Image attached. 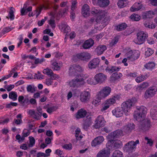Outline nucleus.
Here are the masks:
<instances>
[{
  "label": "nucleus",
  "mask_w": 157,
  "mask_h": 157,
  "mask_svg": "<svg viewBox=\"0 0 157 157\" xmlns=\"http://www.w3.org/2000/svg\"><path fill=\"white\" fill-rule=\"evenodd\" d=\"M29 147H32L35 144V140L34 138L33 137H29Z\"/></svg>",
  "instance_id": "45"
},
{
  "label": "nucleus",
  "mask_w": 157,
  "mask_h": 157,
  "mask_svg": "<svg viewBox=\"0 0 157 157\" xmlns=\"http://www.w3.org/2000/svg\"><path fill=\"white\" fill-rule=\"evenodd\" d=\"M142 121L139 126L140 129L144 131L148 130L151 126L150 121L147 119L142 120Z\"/></svg>",
  "instance_id": "11"
},
{
  "label": "nucleus",
  "mask_w": 157,
  "mask_h": 157,
  "mask_svg": "<svg viewBox=\"0 0 157 157\" xmlns=\"http://www.w3.org/2000/svg\"><path fill=\"white\" fill-rule=\"evenodd\" d=\"M122 76V75L120 73H113L110 77V81L114 82L120 78Z\"/></svg>",
  "instance_id": "25"
},
{
  "label": "nucleus",
  "mask_w": 157,
  "mask_h": 157,
  "mask_svg": "<svg viewBox=\"0 0 157 157\" xmlns=\"http://www.w3.org/2000/svg\"><path fill=\"white\" fill-rule=\"evenodd\" d=\"M57 109L56 107L55 106H52L48 108L46 110L47 112L50 114L54 112Z\"/></svg>",
  "instance_id": "46"
},
{
  "label": "nucleus",
  "mask_w": 157,
  "mask_h": 157,
  "mask_svg": "<svg viewBox=\"0 0 157 157\" xmlns=\"http://www.w3.org/2000/svg\"><path fill=\"white\" fill-rule=\"evenodd\" d=\"M17 95L15 92L12 91L9 94V97L13 101H15L17 99Z\"/></svg>",
  "instance_id": "38"
},
{
  "label": "nucleus",
  "mask_w": 157,
  "mask_h": 157,
  "mask_svg": "<svg viewBox=\"0 0 157 157\" xmlns=\"http://www.w3.org/2000/svg\"><path fill=\"white\" fill-rule=\"evenodd\" d=\"M144 26L147 28L153 29L155 28L156 26L154 24H151L148 21H146L144 23Z\"/></svg>",
  "instance_id": "37"
},
{
  "label": "nucleus",
  "mask_w": 157,
  "mask_h": 157,
  "mask_svg": "<svg viewBox=\"0 0 157 157\" xmlns=\"http://www.w3.org/2000/svg\"><path fill=\"white\" fill-rule=\"evenodd\" d=\"M37 154L38 156L41 157H48V156L50 155L49 154H46L44 153L43 152H38Z\"/></svg>",
  "instance_id": "64"
},
{
  "label": "nucleus",
  "mask_w": 157,
  "mask_h": 157,
  "mask_svg": "<svg viewBox=\"0 0 157 157\" xmlns=\"http://www.w3.org/2000/svg\"><path fill=\"white\" fill-rule=\"evenodd\" d=\"M76 56L78 59L83 61H88L91 57L90 54L88 52H82L76 54Z\"/></svg>",
  "instance_id": "13"
},
{
  "label": "nucleus",
  "mask_w": 157,
  "mask_h": 157,
  "mask_svg": "<svg viewBox=\"0 0 157 157\" xmlns=\"http://www.w3.org/2000/svg\"><path fill=\"white\" fill-rule=\"evenodd\" d=\"M136 36L137 38L134 39V42L138 44H141L144 43L148 36L147 33L143 31L139 32Z\"/></svg>",
  "instance_id": "7"
},
{
  "label": "nucleus",
  "mask_w": 157,
  "mask_h": 157,
  "mask_svg": "<svg viewBox=\"0 0 157 157\" xmlns=\"http://www.w3.org/2000/svg\"><path fill=\"white\" fill-rule=\"evenodd\" d=\"M50 77V78L52 80L56 79L57 78H58L59 77L58 75L54 74L53 72H52V74H51Z\"/></svg>",
  "instance_id": "59"
},
{
  "label": "nucleus",
  "mask_w": 157,
  "mask_h": 157,
  "mask_svg": "<svg viewBox=\"0 0 157 157\" xmlns=\"http://www.w3.org/2000/svg\"><path fill=\"white\" fill-rule=\"evenodd\" d=\"M26 4H24L23 8L21 10V15L22 16L25 15V13H26L28 12L32 11V6H29L27 8Z\"/></svg>",
  "instance_id": "35"
},
{
  "label": "nucleus",
  "mask_w": 157,
  "mask_h": 157,
  "mask_svg": "<svg viewBox=\"0 0 157 157\" xmlns=\"http://www.w3.org/2000/svg\"><path fill=\"white\" fill-rule=\"evenodd\" d=\"M153 53V50L151 48H147L145 52V55L147 56H151Z\"/></svg>",
  "instance_id": "51"
},
{
  "label": "nucleus",
  "mask_w": 157,
  "mask_h": 157,
  "mask_svg": "<svg viewBox=\"0 0 157 157\" xmlns=\"http://www.w3.org/2000/svg\"><path fill=\"white\" fill-rule=\"evenodd\" d=\"M44 61V58H42L41 59H39V58L36 59L35 60V64H37L38 63H40L43 62Z\"/></svg>",
  "instance_id": "63"
},
{
  "label": "nucleus",
  "mask_w": 157,
  "mask_h": 157,
  "mask_svg": "<svg viewBox=\"0 0 157 157\" xmlns=\"http://www.w3.org/2000/svg\"><path fill=\"white\" fill-rule=\"evenodd\" d=\"M123 132L121 130H117L111 133L108 136L111 139L116 138L122 135Z\"/></svg>",
  "instance_id": "19"
},
{
  "label": "nucleus",
  "mask_w": 157,
  "mask_h": 157,
  "mask_svg": "<svg viewBox=\"0 0 157 157\" xmlns=\"http://www.w3.org/2000/svg\"><path fill=\"white\" fill-rule=\"evenodd\" d=\"M119 96L118 95L114 96L112 98L106 100L105 102V104L110 106L113 105L116 102V100H118L119 99Z\"/></svg>",
  "instance_id": "21"
},
{
  "label": "nucleus",
  "mask_w": 157,
  "mask_h": 157,
  "mask_svg": "<svg viewBox=\"0 0 157 157\" xmlns=\"http://www.w3.org/2000/svg\"><path fill=\"white\" fill-rule=\"evenodd\" d=\"M94 44V41L92 39H89L85 41L82 47L84 49H87L92 46Z\"/></svg>",
  "instance_id": "24"
},
{
  "label": "nucleus",
  "mask_w": 157,
  "mask_h": 157,
  "mask_svg": "<svg viewBox=\"0 0 157 157\" xmlns=\"http://www.w3.org/2000/svg\"><path fill=\"white\" fill-rule=\"evenodd\" d=\"M154 15V13L152 11H149L144 13L142 16L143 19H145L148 18H151Z\"/></svg>",
  "instance_id": "34"
},
{
  "label": "nucleus",
  "mask_w": 157,
  "mask_h": 157,
  "mask_svg": "<svg viewBox=\"0 0 157 157\" xmlns=\"http://www.w3.org/2000/svg\"><path fill=\"white\" fill-rule=\"evenodd\" d=\"M127 27V25L125 23L121 24L116 26V30L118 31H121L124 30Z\"/></svg>",
  "instance_id": "36"
},
{
  "label": "nucleus",
  "mask_w": 157,
  "mask_h": 157,
  "mask_svg": "<svg viewBox=\"0 0 157 157\" xmlns=\"http://www.w3.org/2000/svg\"><path fill=\"white\" fill-rule=\"evenodd\" d=\"M47 17H45L44 19H42L40 21H39L38 22V26H40L43 25L45 21L47 19Z\"/></svg>",
  "instance_id": "57"
},
{
  "label": "nucleus",
  "mask_w": 157,
  "mask_h": 157,
  "mask_svg": "<svg viewBox=\"0 0 157 157\" xmlns=\"http://www.w3.org/2000/svg\"><path fill=\"white\" fill-rule=\"evenodd\" d=\"M109 0H98V4L101 7H105L108 6L109 4Z\"/></svg>",
  "instance_id": "33"
},
{
  "label": "nucleus",
  "mask_w": 157,
  "mask_h": 157,
  "mask_svg": "<svg viewBox=\"0 0 157 157\" xmlns=\"http://www.w3.org/2000/svg\"><path fill=\"white\" fill-rule=\"evenodd\" d=\"M107 48L104 45H100L98 46L95 49V51L98 55L102 54L104 51L106 50Z\"/></svg>",
  "instance_id": "29"
},
{
  "label": "nucleus",
  "mask_w": 157,
  "mask_h": 157,
  "mask_svg": "<svg viewBox=\"0 0 157 157\" xmlns=\"http://www.w3.org/2000/svg\"><path fill=\"white\" fill-rule=\"evenodd\" d=\"M145 139L147 141V144H148L149 146H151L153 144V141L151 139H149L147 137H145Z\"/></svg>",
  "instance_id": "60"
},
{
  "label": "nucleus",
  "mask_w": 157,
  "mask_h": 157,
  "mask_svg": "<svg viewBox=\"0 0 157 157\" xmlns=\"http://www.w3.org/2000/svg\"><path fill=\"white\" fill-rule=\"evenodd\" d=\"M98 97L97 98H96L95 99L93 100L92 101V104L94 105H96L97 104H98L100 102V100L101 99H103L102 98H100L99 97V95H98Z\"/></svg>",
  "instance_id": "50"
},
{
  "label": "nucleus",
  "mask_w": 157,
  "mask_h": 157,
  "mask_svg": "<svg viewBox=\"0 0 157 157\" xmlns=\"http://www.w3.org/2000/svg\"><path fill=\"white\" fill-rule=\"evenodd\" d=\"M150 115L152 119L157 120V107H154L151 110Z\"/></svg>",
  "instance_id": "31"
},
{
  "label": "nucleus",
  "mask_w": 157,
  "mask_h": 157,
  "mask_svg": "<svg viewBox=\"0 0 157 157\" xmlns=\"http://www.w3.org/2000/svg\"><path fill=\"white\" fill-rule=\"evenodd\" d=\"M118 41V38L117 37H115L113 39L110 43V44L112 46L116 44Z\"/></svg>",
  "instance_id": "55"
},
{
  "label": "nucleus",
  "mask_w": 157,
  "mask_h": 157,
  "mask_svg": "<svg viewBox=\"0 0 157 157\" xmlns=\"http://www.w3.org/2000/svg\"><path fill=\"white\" fill-rule=\"evenodd\" d=\"M92 123L91 117L90 116H87L83 124V128L85 130H86L92 124Z\"/></svg>",
  "instance_id": "23"
},
{
  "label": "nucleus",
  "mask_w": 157,
  "mask_h": 157,
  "mask_svg": "<svg viewBox=\"0 0 157 157\" xmlns=\"http://www.w3.org/2000/svg\"><path fill=\"white\" fill-rule=\"evenodd\" d=\"M107 78V76L102 73L96 74L94 76V80L91 79L90 83L95 85L98 83H101L104 82Z\"/></svg>",
  "instance_id": "5"
},
{
  "label": "nucleus",
  "mask_w": 157,
  "mask_h": 157,
  "mask_svg": "<svg viewBox=\"0 0 157 157\" xmlns=\"http://www.w3.org/2000/svg\"><path fill=\"white\" fill-rule=\"evenodd\" d=\"M49 24L52 28L54 29L56 27V24L55 20L53 19H50L49 21Z\"/></svg>",
  "instance_id": "56"
},
{
  "label": "nucleus",
  "mask_w": 157,
  "mask_h": 157,
  "mask_svg": "<svg viewBox=\"0 0 157 157\" xmlns=\"http://www.w3.org/2000/svg\"><path fill=\"white\" fill-rule=\"evenodd\" d=\"M123 155L122 153L118 150L115 151L111 156V157H123Z\"/></svg>",
  "instance_id": "39"
},
{
  "label": "nucleus",
  "mask_w": 157,
  "mask_h": 157,
  "mask_svg": "<svg viewBox=\"0 0 157 157\" xmlns=\"http://www.w3.org/2000/svg\"><path fill=\"white\" fill-rule=\"evenodd\" d=\"M34 78L35 79H43V76L41 74L39 71L38 72V74H35L34 75Z\"/></svg>",
  "instance_id": "53"
},
{
  "label": "nucleus",
  "mask_w": 157,
  "mask_h": 157,
  "mask_svg": "<svg viewBox=\"0 0 157 157\" xmlns=\"http://www.w3.org/2000/svg\"><path fill=\"white\" fill-rule=\"evenodd\" d=\"M12 29L9 27H7L4 28L2 31V32L4 34H5L6 33H8L9 32L11 31L12 30Z\"/></svg>",
  "instance_id": "61"
},
{
  "label": "nucleus",
  "mask_w": 157,
  "mask_h": 157,
  "mask_svg": "<svg viewBox=\"0 0 157 157\" xmlns=\"http://www.w3.org/2000/svg\"><path fill=\"white\" fill-rule=\"evenodd\" d=\"M155 66V63L153 62H150L146 64L144 67L147 69L151 70Z\"/></svg>",
  "instance_id": "41"
},
{
  "label": "nucleus",
  "mask_w": 157,
  "mask_h": 157,
  "mask_svg": "<svg viewBox=\"0 0 157 157\" xmlns=\"http://www.w3.org/2000/svg\"><path fill=\"white\" fill-rule=\"evenodd\" d=\"M90 8L87 4H84L82 7V12L83 15L84 17H87L90 14Z\"/></svg>",
  "instance_id": "26"
},
{
  "label": "nucleus",
  "mask_w": 157,
  "mask_h": 157,
  "mask_svg": "<svg viewBox=\"0 0 157 157\" xmlns=\"http://www.w3.org/2000/svg\"><path fill=\"white\" fill-rule=\"evenodd\" d=\"M105 121L102 116H98L95 121V124L94 125V127L96 129H99L104 126Z\"/></svg>",
  "instance_id": "8"
},
{
  "label": "nucleus",
  "mask_w": 157,
  "mask_h": 157,
  "mask_svg": "<svg viewBox=\"0 0 157 157\" xmlns=\"http://www.w3.org/2000/svg\"><path fill=\"white\" fill-rule=\"evenodd\" d=\"M130 18L133 21H138L140 20V17L137 14H134L130 16Z\"/></svg>",
  "instance_id": "43"
},
{
  "label": "nucleus",
  "mask_w": 157,
  "mask_h": 157,
  "mask_svg": "<svg viewBox=\"0 0 157 157\" xmlns=\"http://www.w3.org/2000/svg\"><path fill=\"white\" fill-rule=\"evenodd\" d=\"M110 153L109 149L105 148L98 152L96 155V157H109Z\"/></svg>",
  "instance_id": "16"
},
{
  "label": "nucleus",
  "mask_w": 157,
  "mask_h": 157,
  "mask_svg": "<svg viewBox=\"0 0 157 157\" xmlns=\"http://www.w3.org/2000/svg\"><path fill=\"white\" fill-rule=\"evenodd\" d=\"M61 31L64 33H68L70 30V28L68 26L66 22L62 23L59 27Z\"/></svg>",
  "instance_id": "28"
},
{
  "label": "nucleus",
  "mask_w": 157,
  "mask_h": 157,
  "mask_svg": "<svg viewBox=\"0 0 157 157\" xmlns=\"http://www.w3.org/2000/svg\"><path fill=\"white\" fill-rule=\"evenodd\" d=\"M81 102L86 103L88 101L90 98V93L89 91L85 90L81 94L80 97Z\"/></svg>",
  "instance_id": "12"
},
{
  "label": "nucleus",
  "mask_w": 157,
  "mask_h": 157,
  "mask_svg": "<svg viewBox=\"0 0 157 157\" xmlns=\"http://www.w3.org/2000/svg\"><path fill=\"white\" fill-rule=\"evenodd\" d=\"M139 144V141L138 140H136L135 141H129L123 147L124 150L129 153H131L135 151L136 145Z\"/></svg>",
  "instance_id": "4"
},
{
  "label": "nucleus",
  "mask_w": 157,
  "mask_h": 157,
  "mask_svg": "<svg viewBox=\"0 0 157 157\" xmlns=\"http://www.w3.org/2000/svg\"><path fill=\"white\" fill-rule=\"evenodd\" d=\"M142 4L139 2H136L131 7L130 10L132 11H137L140 10L142 7Z\"/></svg>",
  "instance_id": "30"
},
{
  "label": "nucleus",
  "mask_w": 157,
  "mask_h": 157,
  "mask_svg": "<svg viewBox=\"0 0 157 157\" xmlns=\"http://www.w3.org/2000/svg\"><path fill=\"white\" fill-rule=\"evenodd\" d=\"M52 68L56 71L59 70L60 69L58 63L56 62H54L52 63Z\"/></svg>",
  "instance_id": "52"
},
{
  "label": "nucleus",
  "mask_w": 157,
  "mask_h": 157,
  "mask_svg": "<svg viewBox=\"0 0 157 157\" xmlns=\"http://www.w3.org/2000/svg\"><path fill=\"white\" fill-rule=\"evenodd\" d=\"M111 88L109 86L104 87L98 93V95H99L100 98L103 99L105 98L108 96L111 93Z\"/></svg>",
  "instance_id": "9"
},
{
  "label": "nucleus",
  "mask_w": 157,
  "mask_h": 157,
  "mask_svg": "<svg viewBox=\"0 0 157 157\" xmlns=\"http://www.w3.org/2000/svg\"><path fill=\"white\" fill-rule=\"evenodd\" d=\"M84 71L83 68L77 64L71 65L69 68V74L71 76H75L78 72H82Z\"/></svg>",
  "instance_id": "6"
},
{
  "label": "nucleus",
  "mask_w": 157,
  "mask_h": 157,
  "mask_svg": "<svg viewBox=\"0 0 157 157\" xmlns=\"http://www.w3.org/2000/svg\"><path fill=\"white\" fill-rule=\"evenodd\" d=\"M15 9L13 7H11L10 8V10L9 12V16L11 20H13L14 19V15L13 14L14 11Z\"/></svg>",
  "instance_id": "44"
},
{
  "label": "nucleus",
  "mask_w": 157,
  "mask_h": 157,
  "mask_svg": "<svg viewBox=\"0 0 157 157\" xmlns=\"http://www.w3.org/2000/svg\"><path fill=\"white\" fill-rule=\"evenodd\" d=\"M136 110L134 112V117L137 121L140 122L145 118L147 113V109L144 106H137Z\"/></svg>",
  "instance_id": "3"
},
{
  "label": "nucleus",
  "mask_w": 157,
  "mask_h": 157,
  "mask_svg": "<svg viewBox=\"0 0 157 157\" xmlns=\"http://www.w3.org/2000/svg\"><path fill=\"white\" fill-rule=\"evenodd\" d=\"M157 91V88L155 86H153L149 87L145 93V98L147 99L152 97L155 94Z\"/></svg>",
  "instance_id": "10"
},
{
  "label": "nucleus",
  "mask_w": 157,
  "mask_h": 157,
  "mask_svg": "<svg viewBox=\"0 0 157 157\" xmlns=\"http://www.w3.org/2000/svg\"><path fill=\"white\" fill-rule=\"evenodd\" d=\"M134 103L131 100H128L124 102L121 105V107H118L112 111L113 115L119 117L123 116L124 113L126 115L129 114L131 109Z\"/></svg>",
  "instance_id": "1"
},
{
  "label": "nucleus",
  "mask_w": 157,
  "mask_h": 157,
  "mask_svg": "<svg viewBox=\"0 0 157 157\" xmlns=\"http://www.w3.org/2000/svg\"><path fill=\"white\" fill-rule=\"evenodd\" d=\"M137 54L138 53L137 52L133 53L132 51L128 52L126 54L127 58H124L122 60V63H126L127 59L133 61L137 59L138 56H136Z\"/></svg>",
  "instance_id": "14"
},
{
  "label": "nucleus",
  "mask_w": 157,
  "mask_h": 157,
  "mask_svg": "<svg viewBox=\"0 0 157 157\" xmlns=\"http://www.w3.org/2000/svg\"><path fill=\"white\" fill-rule=\"evenodd\" d=\"M111 143H113L114 146L117 148H119L122 145V142L120 140H112Z\"/></svg>",
  "instance_id": "40"
},
{
  "label": "nucleus",
  "mask_w": 157,
  "mask_h": 157,
  "mask_svg": "<svg viewBox=\"0 0 157 157\" xmlns=\"http://www.w3.org/2000/svg\"><path fill=\"white\" fill-rule=\"evenodd\" d=\"M53 82L52 80L50 78L46 79L45 83L47 86H49L52 85Z\"/></svg>",
  "instance_id": "58"
},
{
  "label": "nucleus",
  "mask_w": 157,
  "mask_h": 157,
  "mask_svg": "<svg viewBox=\"0 0 157 157\" xmlns=\"http://www.w3.org/2000/svg\"><path fill=\"white\" fill-rule=\"evenodd\" d=\"M135 128V125L133 124H128L123 128V131L126 133H129Z\"/></svg>",
  "instance_id": "27"
},
{
  "label": "nucleus",
  "mask_w": 157,
  "mask_h": 157,
  "mask_svg": "<svg viewBox=\"0 0 157 157\" xmlns=\"http://www.w3.org/2000/svg\"><path fill=\"white\" fill-rule=\"evenodd\" d=\"M148 86H149L148 83L147 82H144L140 85L139 87L141 90H143Z\"/></svg>",
  "instance_id": "48"
},
{
  "label": "nucleus",
  "mask_w": 157,
  "mask_h": 157,
  "mask_svg": "<svg viewBox=\"0 0 157 157\" xmlns=\"http://www.w3.org/2000/svg\"><path fill=\"white\" fill-rule=\"evenodd\" d=\"M91 13L93 15L96 14L98 15L95 21L97 23H101L104 26L107 25V19L105 16L107 15V13L105 11L100 10L94 9L91 11Z\"/></svg>",
  "instance_id": "2"
},
{
  "label": "nucleus",
  "mask_w": 157,
  "mask_h": 157,
  "mask_svg": "<svg viewBox=\"0 0 157 157\" xmlns=\"http://www.w3.org/2000/svg\"><path fill=\"white\" fill-rule=\"evenodd\" d=\"M36 88V87L34 86L29 85L27 87V90L28 92L33 93L35 91Z\"/></svg>",
  "instance_id": "42"
},
{
  "label": "nucleus",
  "mask_w": 157,
  "mask_h": 157,
  "mask_svg": "<svg viewBox=\"0 0 157 157\" xmlns=\"http://www.w3.org/2000/svg\"><path fill=\"white\" fill-rule=\"evenodd\" d=\"M100 60L98 58H95L91 60L88 64V67L90 69L96 68L99 65Z\"/></svg>",
  "instance_id": "17"
},
{
  "label": "nucleus",
  "mask_w": 157,
  "mask_h": 157,
  "mask_svg": "<svg viewBox=\"0 0 157 157\" xmlns=\"http://www.w3.org/2000/svg\"><path fill=\"white\" fill-rule=\"evenodd\" d=\"M109 105L105 104V103L104 105H103L101 107V111L103 112V111L106 110L108 108H109Z\"/></svg>",
  "instance_id": "62"
},
{
  "label": "nucleus",
  "mask_w": 157,
  "mask_h": 157,
  "mask_svg": "<svg viewBox=\"0 0 157 157\" xmlns=\"http://www.w3.org/2000/svg\"><path fill=\"white\" fill-rule=\"evenodd\" d=\"M87 112L83 109L79 110L76 113L75 117L77 119L84 117L87 114Z\"/></svg>",
  "instance_id": "22"
},
{
  "label": "nucleus",
  "mask_w": 157,
  "mask_h": 157,
  "mask_svg": "<svg viewBox=\"0 0 157 157\" xmlns=\"http://www.w3.org/2000/svg\"><path fill=\"white\" fill-rule=\"evenodd\" d=\"M83 80L84 79L80 75H78L76 78L74 79L69 82V85L71 87H75L78 86L79 82H83Z\"/></svg>",
  "instance_id": "15"
},
{
  "label": "nucleus",
  "mask_w": 157,
  "mask_h": 157,
  "mask_svg": "<svg viewBox=\"0 0 157 157\" xmlns=\"http://www.w3.org/2000/svg\"><path fill=\"white\" fill-rule=\"evenodd\" d=\"M104 139L103 136H99L95 138L91 142L92 147H96L101 144L104 141Z\"/></svg>",
  "instance_id": "18"
},
{
  "label": "nucleus",
  "mask_w": 157,
  "mask_h": 157,
  "mask_svg": "<svg viewBox=\"0 0 157 157\" xmlns=\"http://www.w3.org/2000/svg\"><path fill=\"white\" fill-rule=\"evenodd\" d=\"M62 147L66 149L71 150L72 148V145L71 143L65 144L62 146Z\"/></svg>",
  "instance_id": "49"
},
{
  "label": "nucleus",
  "mask_w": 157,
  "mask_h": 157,
  "mask_svg": "<svg viewBox=\"0 0 157 157\" xmlns=\"http://www.w3.org/2000/svg\"><path fill=\"white\" fill-rule=\"evenodd\" d=\"M120 68L116 66H111L108 67L105 69V71L109 73H112L114 71H118L120 69Z\"/></svg>",
  "instance_id": "32"
},
{
  "label": "nucleus",
  "mask_w": 157,
  "mask_h": 157,
  "mask_svg": "<svg viewBox=\"0 0 157 157\" xmlns=\"http://www.w3.org/2000/svg\"><path fill=\"white\" fill-rule=\"evenodd\" d=\"M117 4L118 6L120 8H123L125 6L124 2L122 0H119Z\"/></svg>",
  "instance_id": "54"
},
{
  "label": "nucleus",
  "mask_w": 157,
  "mask_h": 157,
  "mask_svg": "<svg viewBox=\"0 0 157 157\" xmlns=\"http://www.w3.org/2000/svg\"><path fill=\"white\" fill-rule=\"evenodd\" d=\"M52 72L53 71L51 69L48 68L44 69L43 71L44 74H46L50 76L51 74H52Z\"/></svg>",
  "instance_id": "47"
},
{
  "label": "nucleus",
  "mask_w": 157,
  "mask_h": 157,
  "mask_svg": "<svg viewBox=\"0 0 157 157\" xmlns=\"http://www.w3.org/2000/svg\"><path fill=\"white\" fill-rule=\"evenodd\" d=\"M28 113L33 119L39 120L40 119L41 116L38 112H36L33 109H29Z\"/></svg>",
  "instance_id": "20"
}]
</instances>
